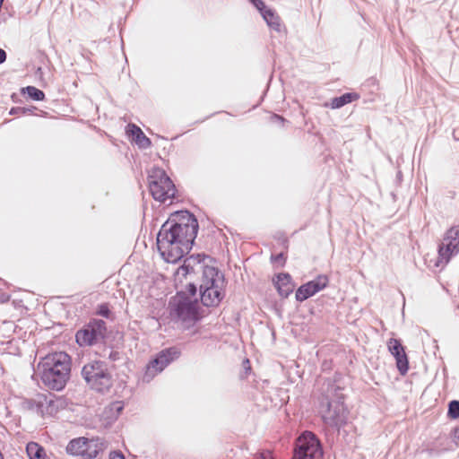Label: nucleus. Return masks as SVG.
<instances>
[{
	"label": "nucleus",
	"instance_id": "e433bc0d",
	"mask_svg": "<svg viewBox=\"0 0 459 459\" xmlns=\"http://www.w3.org/2000/svg\"><path fill=\"white\" fill-rule=\"evenodd\" d=\"M273 121L275 122H283L284 121V118L279 115H273Z\"/></svg>",
	"mask_w": 459,
	"mask_h": 459
},
{
	"label": "nucleus",
	"instance_id": "2eb2a0df",
	"mask_svg": "<svg viewBox=\"0 0 459 459\" xmlns=\"http://www.w3.org/2000/svg\"><path fill=\"white\" fill-rule=\"evenodd\" d=\"M275 287L281 297L287 298L294 289V285L291 282V276L287 273L277 274Z\"/></svg>",
	"mask_w": 459,
	"mask_h": 459
},
{
	"label": "nucleus",
	"instance_id": "b1692460",
	"mask_svg": "<svg viewBox=\"0 0 459 459\" xmlns=\"http://www.w3.org/2000/svg\"><path fill=\"white\" fill-rule=\"evenodd\" d=\"M447 416L452 420L459 418V401L453 400L448 403Z\"/></svg>",
	"mask_w": 459,
	"mask_h": 459
},
{
	"label": "nucleus",
	"instance_id": "1a4fd4ad",
	"mask_svg": "<svg viewBox=\"0 0 459 459\" xmlns=\"http://www.w3.org/2000/svg\"><path fill=\"white\" fill-rule=\"evenodd\" d=\"M322 456L320 443L314 434L306 432L297 439L293 459H321Z\"/></svg>",
	"mask_w": 459,
	"mask_h": 459
},
{
	"label": "nucleus",
	"instance_id": "423d86ee",
	"mask_svg": "<svg viewBox=\"0 0 459 459\" xmlns=\"http://www.w3.org/2000/svg\"><path fill=\"white\" fill-rule=\"evenodd\" d=\"M81 373L87 385L98 393L106 394L113 385L111 373L104 361H91L82 367Z\"/></svg>",
	"mask_w": 459,
	"mask_h": 459
},
{
	"label": "nucleus",
	"instance_id": "f8f14e48",
	"mask_svg": "<svg viewBox=\"0 0 459 459\" xmlns=\"http://www.w3.org/2000/svg\"><path fill=\"white\" fill-rule=\"evenodd\" d=\"M388 350L395 358L396 366L401 375H405L409 369V361L404 348L397 339L391 338L388 342Z\"/></svg>",
	"mask_w": 459,
	"mask_h": 459
},
{
	"label": "nucleus",
	"instance_id": "5701e85b",
	"mask_svg": "<svg viewBox=\"0 0 459 459\" xmlns=\"http://www.w3.org/2000/svg\"><path fill=\"white\" fill-rule=\"evenodd\" d=\"M444 238L451 240L452 247L459 250V226L449 229Z\"/></svg>",
	"mask_w": 459,
	"mask_h": 459
},
{
	"label": "nucleus",
	"instance_id": "6ab92c4d",
	"mask_svg": "<svg viewBox=\"0 0 459 459\" xmlns=\"http://www.w3.org/2000/svg\"><path fill=\"white\" fill-rule=\"evenodd\" d=\"M26 453L30 459H46L45 448L36 442H29L26 446Z\"/></svg>",
	"mask_w": 459,
	"mask_h": 459
},
{
	"label": "nucleus",
	"instance_id": "4be33fe9",
	"mask_svg": "<svg viewBox=\"0 0 459 459\" xmlns=\"http://www.w3.org/2000/svg\"><path fill=\"white\" fill-rule=\"evenodd\" d=\"M21 91L22 94H27L30 99L36 101H41L45 99L44 91L34 86L23 87L22 88Z\"/></svg>",
	"mask_w": 459,
	"mask_h": 459
},
{
	"label": "nucleus",
	"instance_id": "c85d7f7f",
	"mask_svg": "<svg viewBox=\"0 0 459 459\" xmlns=\"http://www.w3.org/2000/svg\"><path fill=\"white\" fill-rule=\"evenodd\" d=\"M249 1L260 11L261 14H263V12L265 9H268L262 0H249Z\"/></svg>",
	"mask_w": 459,
	"mask_h": 459
},
{
	"label": "nucleus",
	"instance_id": "ea45409f",
	"mask_svg": "<svg viewBox=\"0 0 459 459\" xmlns=\"http://www.w3.org/2000/svg\"><path fill=\"white\" fill-rule=\"evenodd\" d=\"M0 459H4V458H3V455H2V453H1V452H0Z\"/></svg>",
	"mask_w": 459,
	"mask_h": 459
},
{
	"label": "nucleus",
	"instance_id": "c756f323",
	"mask_svg": "<svg viewBox=\"0 0 459 459\" xmlns=\"http://www.w3.org/2000/svg\"><path fill=\"white\" fill-rule=\"evenodd\" d=\"M109 459H126L123 453L119 450L111 451L109 453Z\"/></svg>",
	"mask_w": 459,
	"mask_h": 459
},
{
	"label": "nucleus",
	"instance_id": "20e7f679",
	"mask_svg": "<svg viewBox=\"0 0 459 459\" xmlns=\"http://www.w3.org/2000/svg\"><path fill=\"white\" fill-rule=\"evenodd\" d=\"M171 321L184 330L194 327L203 318L198 298H190L185 292H178L169 302Z\"/></svg>",
	"mask_w": 459,
	"mask_h": 459
},
{
	"label": "nucleus",
	"instance_id": "4c0bfd02",
	"mask_svg": "<svg viewBox=\"0 0 459 459\" xmlns=\"http://www.w3.org/2000/svg\"><path fill=\"white\" fill-rule=\"evenodd\" d=\"M4 0H0V6L2 7Z\"/></svg>",
	"mask_w": 459,
	"mask_h": 459
},
{
	"label": "nucleus",
	"instance_id": "cd10ccee",
	"mask_svg": "<svg viewBox=\"0 0 459 459\" xmlns=\"http://www.w3.org/2000/svg\"><path fill=\"white\" fill-rule=\"evenodd\" d=\"M23 405L28 408L29 410H39V404L38 403H36L34 400L32 399H27L23 402Z\"/></svg>",
	"mask_w": 459,
	"mask_h": 459
},
{
	"label": "nucleus",
	"instance_id": "dca6fc26",
	"mask_svg": "<svg viewBox=\"0 0 459 459\" xmlns=\"http://www.w3.org/2000/svg\"><path fill=\"white\" fill-rule=\"evenodd\" d=\"M126 133L132 135L135 143L141 149L151 147L152 141L143 134L142 129L134 124H129L126 126Z\"/></svg>",
	"mask_w": 459,
	"mask_h": 459
},
{
	"label": "nucleus",
	"instance_id": "f257e3e1",
	"mask_svg": "<svg viewBox=\"0 0 459 459\" xmlns=\"http://www.w3.org/2000/svg\"><path fill=\"white\" fill-rule=\"evenodd\" d=\"M198 221L188 211L177 212L165 221L157 235V247L168 263L175 264L187 254L198 232Z\"/></svg>",
	"mask_w": 459,
	"mask_h": 459
},
{
	"label": "nucleus",
	"instance_id": "f704fd0d",
	"mask_svg": "<svg viewBox=\"0 0 459 459\" xmlns=\"http://www.w3.org/2000/svg\"><path fill=\"white\" fill-rule=\"evenodd\" d=\"M5 60H6V52L3 48H0V65L3 64L4 62H5Z\"/></svg>",
	"mask_w": 459,
	"mask_h": 459
},
{
	"label": "nucleus",
	"instance_id": "bb28decb",
	"mask_svg": "<svg viewBox=\"0 0 459 459\" xmlns=\"http://www.w3.org/2000/svg\"><path fill=\"white\" fill-rule=\"evenodd\" d=\"M187 293L190 295V298H196L195 295L197 291H199V283H189L186 286Z\"/></svg>",
	"mask_w": 459,
	"mask_h": 459
},
{
	"label": "nucleus",
	"instance_id": "aec40b11",
	"mask_svg": "<svg viewBox=\"0 0 459 459\" xmlns=\"http://www.w3.org/2000/svg\"><path fill=\"white\" fill-rule=\"evenodd\" d=\"M358 98H359L358 94L347 92L339 97H335V98L332 99L330 107L332 108H340L345 106L346 104L352 102L353 100H357Z\"/></svg>",
	"mask_w": 459,
	"mask_h": 459
},
{
	"label": "nucleus",
	"instance_id": "7c9ffc66",
	"mask_svg": "<svg viewBox=\"0 0 459 459\" xmlns=\"http://www.w3.org/2000/svg\"><path fill=\"white\" fill-rule=\"evenodd\" d=\"M255 459H273L270 451H263L255 456Z\"/></svg>",
	"mask_w": 459,
	"mask_h": 459
},
{
	"label": "nucleus",
	"instance_id": "473e14b6",
	"mask_svg": "<svg viewBox=\"0 0 459 459\" xmlns=\"http://www.w3.org/2000/svg\"><path fill=\"white\" fill-rule=\"evenodd\" d=\"M271 260L273 262H284V260H285L284 254L283 253H279V254H277L275 255H273L271 256Z\"/></svg>",
	"mask_w": 459,
	"mask_h": 459
},
{
	"label": "nucleus",
	"instance_id": "f03ea898",
	"mask_svg": "<svg viewBox=\"0 0 459 459\" xmlns=\"http://www.w3.org/2000/svg\"><path fill=\"white\" fill-rule=\"evenodd\" d=\"M343 388L335 381L327 379L321 388L318 398L320 412L325 424L340 428L348 420V410L344 405Z\"/></svg>",
	"mask_w": 459,
	"mask_h": 459
},
{
	"label": "nucleus",
	"instance_id": "a211bd4d",
	"mask_svg": "<svg viewBox=\"0 0 459 459\" xmlns=\"http://www.w3.org/2000/svg\"><path fill=\"white\" fill-rule=\"evenodd\" d=\"M86 440L87 437H84L72 439L66 446V452L69 455L80 456L85 449Z\"/></svg>",
	"mask_w": 459,
	"mask_h": 459
},
{
	"label": "nucleus",
	"instance_id": "72a5a7b5",
	"mask_svg": "<svg viewBox=\"0 0 459 459\" xmlns=\"http://www.w3.org/2000/svg\"><path fill=\"white\" fill-rule=\"evenodd\" d=\"M453 437L456 446H459V428H455L453 430Z\"/></svg>",
	"mask_w": 459,
	"mask_h": 459
},
{
	"label": "nucleus",
	"instance_id": "39448f33",
	"mask_svg": "<svg viewBox=\"0 0 459 459\" xmlns=\"http://www.w3.org/2000/svg\"><path fill=\"white\" fill-rule=\"evenodd\" d=\"M225 288L226 281L221 272L213 266L203 268L198 299L204 307H218L226 295Z\"/></svg>",
	"mask_w": 459,
	"mask_h": 459
},
{
	"label": "nucleus",
	"instance_id": "ddd939ff",
	"mask_svg": "<svg viewBox=\"0 0 459 459\" xmlns=\"http://www.w3.org/2000/svg\"><path fill=\"white\" fill-rule=\"evenodd\" d=\"M85 446V449L80 455L82 459H96L100 455H102L108 447L107 443L100 437H87Z\"/></svg>",
	"mask_w": 459,
	"mask_h": 459
},
{
	"label": "nucleus",
	"instance_id": "0eeeda50",
	"mask_svg": "<svg viewBox=\"0 0 459 459\" xmlns=\"http://www.w3.org/2000/svg\"><path fill=\"white\" fill-rule=\"evenodd\" d=\"M148 182L150 192L155 200L164 203L174 197L175 186L163 169L160 168L152 169Z\"/></svg>",
	"mask_w": 459,
	"mask_h": 459
},
{
	"label": "nucleus",
	"instance_id": "6e6552de",
	"mask_svg": "<svg viewBox=\"0 0 459 459\" xmlns=\"http://www.w3.org/2000/svg\"><path fill=\"white\" fill-rule=\"evenodd\" d=\"M106 323L102 319H92L75 334L76 342L81 346H92L105 338Z\"/></svg>",
	"mask_w": 459,
	"mask_h": 459
},
{
	"label": "nucleus",
	"instance_id": "7ed1b4c3",
	"mask_svg": "<svg viewBox=\"0 0 459 459\" xmlns=\"http://www.w3.org/2000/svg\"><path fill=\"white\" fill-rule=\"evenodd\" d=\"M42 368V383L49 389L61 391L66 385L71 374V358L65 352L47 355L39 363Z\"/></svg>",
	"mask_w": 459,
	"mask_h": 459
},
{
	"label": "nucleus",
	"instance_id": "9b49d317",
	"mask_svg": "<svg viewBox=\"0 0 459 459\" xmlns=\"http://www.w3.org/2000/svg\"><path fill=\"white\" fill-rule=\"evenodd\" d=\"M329 279L327 275L319 274L316 279L302 284L296 290L295 298L297 301H305L308 298L326 288Z\"/></svg>",
	"mask_w": 459,
	"mask_h": 459
},
{
	"label": "nucleus",
	"instance_id": "4468645a",
	"mask_svg": "<svg viewBox=\"0 0 459 459\" xmlns=\"http://www.w3.org/2000/svg\"><path fill=\"white\" fill-rule=\"evenodd\" d=\"M438 257L437 262V266L440 264H446L452 256L457 255L459 250L457 248H454L451 245V240H447L445 238L442 242L438 246Z\"/></svg>",
	"mask_w": 459,
	"mask_h": 459
},
{
	"label": "nucleus",
	"instance_id": "9d476101",
	"mask_svg": "<svg viewBox=\"0 0 459 459\" xmlns=\"http://www.w3.org/2000/svg\"><path fill=\"white\" fill-rule=\"evenodd\" d=\"M180 351L176 347H170L160 351L146 366L143 381L145 383L151 382L157 374L160 373L168 365L178 359Z\"/></svg>",
	"mask_w": 459,
	"mask_h": 459
},
{
	"label": "nucleus",
	"instance_id": "58836bf2",
	"mask_svg": "<svg viewBox=\"0 0 459 459\" xmlns=\"http://www.w3.org/2000/svg\"><path fill=\"white\" fill-rule=\"evenodd\" d=\"M14 97H15V93H13V94L12 95V99H13V100H14Z\"/></svg>",
	"mask_w": 459,
	"mask_h": 459
},
{
	"label": "nucleus",
	"instance_id": "393cba45",
	"mask_svg": "<svg viewBox=\"0 0 459 459\" xmlns=\"http://www.w3.org/2000/svg\"><path fill=\"white\" fill-rule=\"evenodd\" d=\"M36 109V107L31 106L30 108L24 107H13L10 109V115H29Z\"/></svg>",
	"mask_w": 459,
	"mask_h": 459
},
{
	"label": "nucleus",
	"instance_id": "a878e982",
	"mask_svg": "<svg viewBox=\"0 0 459 459\" xmlns=\"http://www.w3.org/2000/svg\"><path fill=\"white\" fill-rule=\"evenodd\" d=\"M97 314L103 317L108 318L110 316V310H109L108 305L107 303L100 304L98 307Z\"/></svg>",
	"mask_w": 459,
	"mask_h": 459
},
{
	"label": "nucleus",
	"instance_id": "412c9836",
	"mask_svg": "<svg viewBox=\"0 0 459 459\" xmlns=\"http://www.w3.org/2000/svg\"><path fill=\"white\" fill-rule=\"evenodd\" d=\"M262 16L264 19V21L267 22V24L270 26V28H272L273 30H274L276 31L281 30L280 18L278 15L275 14V13L272 9H270V8L265 9L263 12Z\"/></svg>",
	"mask_w": 459,
	"mask_h": 459
},
{
	"label": "nucleus",
	"instance_id": "f3484780",
	"mask_svg": "<svg viewBox=\"0 0 459 459\" xmlns=\"http://www.w3.org/2000/svg\"><path fill=\"white\" fill-rule=\"evenodd\" d=\"M204 257L205 255L203 254L192 255L186 257L180 270L184 272V274H188L195 272V266L197 265L203 271V268L207 266L202 264Z\"/></svg>",
	"mask_w": 459,
	"mask_h": 459
},
{
	"label": "nucleus",
	"instance_id": "2f4dec72",
	"mask_svg": "<svg viewBox=\"0 0 459 459\" xmlns=\"http://www.w3.org/2000/svg\"><path fill=\"white\" fill-rule=\"evenodd\" d=\"M108 359L112 361L119 360L121 359V353L117 351H110Z\"/></svg>",
	"mask_w": 459,
	"mask_h": 459
},
{
	"label": "nucleus",
	"instance_id": "c9c22d12",
	"mask_svg": "<svg viewBox=\"0 0 459 459\" xmlns=\"http://www.w3.org/2000/svg\"><path fill=\"white\" fill-rule=\"evenodd\" d=\"M114 406L116 407V411L117 412H120L123 410V405H122L121 402L115 403Z\"/></svg>",
	"mask_w": 459,
	"mask_h": 459
}]
</instances>
